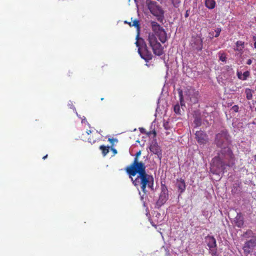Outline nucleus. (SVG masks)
<instances>
[{
  "instance_id": "9d476101",
  "label": "nucleus",
  "mask_w": 256,
  "mask_h": 256,
  "mask_svg": "<svg viewBox=\"0 0 256 256\" xmlns=\"http://www.w3.org/2000/svg\"><path fill=\"white\" fill-rule=\"evenodd\" d=\"M192 46L194 50L201 51L203 48L202 40L199 36L195 38L192 40Z\"/></svg>"
},
{
  "instance_id": "c03bdc74",
  "label": "nucleus",
  "mask_w": 256,
  "mask_h": 256,
  "mask_svg": "<svg viewBox=\"0 0 256 256\" xmlns=\"http://www.w3.org/2000/svg\"><path fill=\"white\" fill-rule=\"evenodd\" d=\"M91 132H91V130H88V131L86 132V133H87L88 134H90Z\"/></svg>"
},
{
  "instance_id": "a211bd4d",
  "label": "nucleus",
  "mask_w": 256,
  "mask_h": 256,
  "mask_svg": "<svg viewBox=\"0 0 256 256\" xmlns=\"http://www.w3.org/2000/svg\"><path fill=\"white\" fill-rule=\"evenodd\" d=\"M242 237L245 239H252L256 238V234L250 230H248L242 234Z\"/></svg>"
},
{
  "instance_id": "8fccbe9b",
  "label": "nucleus",
  "mask_w": 256,
  "mask_h": 256,
  "mask_svg": "<svg viewBox=\"0 0 256 256\" xmlns=\"http://www.w3.org/2000/svg\"><path fill=\"white\" fill-rule=\"evenodd\" d=\"M139 194L140 195L141 194V192L140 191H139Z\"/></svg>"
},
{
  "instance_id": "c85d7f7f",
  "label": "nucleus",
  "mask_w": 256,
  "mask_h": 256,
  "mask_svg": "<svg viewBox=\"0 0 256 256\" xmlns=\"http://www.w3.org/2000/svg\"><path fill=\"white\" fill-rule=\"evenodd\" d=\"M244 44V42H242V41H240V40H238V41L236 42V46H237V48L235 49L236 50H238V51H240L242 50V48H239L238 47L240 46H243Z\"/></svg>"
},
{
  "instance_id": "4c0bfd02",
  "label": "nucleus",
  "mask_w": 256,
  "mask_h": 256,
  "mask_svg": "<svg viewBox=\"0 0 256 256\" xmlns=\"http://www.w3.org/2000/svg\"><path fill=\"white\" fill-rule=\"evenodd\" d=\"M253 40H254V48H256V36H253Z\"/></svg>"
},
{
  "instance_id": "aec40b11",
  "label": "nucleus",
  "mask_w": 256,
  "mask_h": 256,
  "mask_svg": "<svg viewBox=\"0 0 256 256\" xmlns=\"http://www.w3.org/2000/svg\"><path fill=\"white\" fill-rule=\"evenodd\" d=\"M181 105L180 104H176L174 106V111L176 113V114L178 115H181L182 110L180 108Z\"/></svg>"
},
{
  "instance_id": "20e7f679",
  "label": "nucleus",
  "mask_w": 256,
  "mask_h": 256,
  "mask_svg": "<svg viewBox=\"0 0 256 256\" xmlns=\"http://www.w3.org/2000/svg\"><path fill=\"white\" fill-rule=\"evenodd\" d=\"M146 5L150 13L154 16L158 21L163 24L164 20V11L158 3L152 0H146Z\"/></svg>"
},
{
  "instance_id": "7c9ffc66",
  "label": "nucleus",
  "mask_w": 256,
  "mask_h": 256,
  "mask_svg": "<svg viewBox=\"0 0 256 256\" xmlns=\"http://www.w3.org/2000/svg\"><path fill=\"white\" fill-rule=\"evenodd\" d=\"M221 29L220 28H216L215 30L216 34L214 35V37L217 38L218 37L220 33Z\"/></svg>"
},
{
  "instance_id": "6e6552de",
  "label": "nucleus",
  "mask_w": 256,
  "mask_h": 256,
  "mask_svg": "<svg viewBox=\"0 0 256 256\" xmlns=\"http://www.w3.org/2000/svg\"><path fill=\"white\" fill-rule=\"evenodd\" d=\"M196 138L198 142L200 144H205L208 140V135L202 130L196 131Z\"/></svg>"
},
{
  "instance_id": "58836bf2",
  "label": "nucleus",
  "mask_w": 256,
  "mask_h": 256,
  "mask_svg": "<svg viewBox=\"0 0 256 256\" xmlns=\"http://www.w3.org/2000/svg\"><path fill=\"white\" fill-rule=\"evenodd\" d=\"M188 16H189L188 10H186V12L184 16H185L186 18H188Z\"/></svg>"
},
{
  "instance_id": "f704fd0d",
  "label": "nucleus",
  "mask_w": 256,
  "mask_h": 256,
  "mask_svg": "<svg viewBox=\"0 0 256 256\" xmlns=\"http://www.w3.org/2000/svg\"><path fill=\"white\" fill-rule=\"evenodd\" d=\"M139 129L141 133L144 134L146 132V130L144 128H140Z\"/></svg>"
},
{
  "instance_id": "39448f33",
  "label": "nucleus",
  "mask_w": 256,
  "mask_h": 256,
  "mask_svg": "<svg viewBox=\"0 0 256 256\" xmlns=\"http://www.w3.org/2000/svg\"><path fill=\"white\" fill-rule=\"evenodd\" d=\"M156 34H149L148 41L154 53L158 56H162L164 54L163 48L160 44L158 42Z\"/></svg>"
},
{
  "instance_id": "4be33fe9",
  "label": "nucleus",
  "mask_w": 256,
  "mask_h": 256,
  "mask_svg": "<svg viewBox=\"0 0 256 256\" xmlns=\"http://www.w3.org/2000/svg\"><path fill=\"white\" fill-rule=\"evenodd\" d=\"M209 253L212 256H218L217 251V246H213L212 248H209Z\"/></svg>"
},
{
  "instance_id": "9b49d317",
  "label": "nucleus",
  "mask_w": 256,
  "mask_h": 256,
  "mask_svg": "<svg viewBox=\"0 0 256 256\" xmlns=\"http://www.w3.org/2000/svg\"><path fill=\"white\" fill-rule=\"evenodd\" d=\"M138 52L140 57L146 62H148L150 60L152 59V55L151 52L148 50L146 44H144V48L143 52H141L140 48H138Z\"/></svg>"
},
{
  "instance_id": "cd10ccee",
  "label": "nucleus",
  "mask_w": 256,
  "mask_h": 256,
  "mask_svg": "<svg viewBox=\"0 0 256 256\" xmlns=\"http://www.w3.org/2000/svg\"><path fill=\"white\" fill-rule=\"evenodd\" d=\"M174 8H178L179 7L180 4V0H170Z\"/></svg>"
},
{
  "instance_id": "a878e982",
  "label": "nucleus",
  "mask_w": 256,
  "mask_h": 256,
  "mask_svg": "<svg viewBox=\"0 0 256 256\" xmlns=\"http://www.w3.org/2000/svg\"><path fill=\"white\" fill-rule=\"evenodd\" d=\"M250 72L248 70H246V71L244 72L242 74V80H246L248 79V78L250 77Z\"/></svg>"
},
{
  "instance_id": "bb28decb",
  "label": "nucleus",
  "mask_w": 256,
  "mask_h": 256,
  "mask_svg": "<svg viewBox=\"0 0 256 256\" xmlns=\"http://www.w3.org/2000/svg\"><path fill=\"white\" fill-rule=\"evenodd\" d=\"M130 25L131 26V24H130ZM132 26H135L137 30L139 31L140 29V22L138 20H135L133 21Z\"/></svg>"
},
{
  "instance_id": "7ed1b4c3",
  "label": "nucleus",
  "mask_w": 256,
  "mask_h": 256,
  "mask_svg": "<svg viewBox=\"0 0 256 256\" xmlns=\"http://www.w3.org/2000/svg\"><path fill=\"white\" fill-rule=\"evenodd\" d=\"M178 92L182 109L183 106L186 107L184 100L188 104L192 105L198 103L200 98L199 92L193 87L188 86L184 90L179 88Z\"/></svg>"
},
{
  "instance_id": "2eb2a0df",
  "label": "nucleus",
  "mask_w": 256,
  "mask_h": 256,
  "mask_svg": "<svg viewBox=\"0 0 256 256\" xmlns=\"http://www.w3.org/2000/svg\"><path fill=\"white\" fill-rule=\"evenodd\" d=\"M176 186L178 188L180 193H183L186 190V184L184 180L182 178L178 179L176 180Z\"/></svg>"
},
{
  "instance_id": "e433bc0d",
  "label": "nucleus",
  "mask_w": 256,
  "mask_h": 256,
  "mask_svg": "<svg viewBox=\"0 0 256 256\" xmlns=\"http://www.w3.org/2000/svg\"><path fill=\"white\" fill-rule=\"evenodd\" d=\"M252 60H251V59H248V60H247L246 62V64H248V65H250V64H252Z\"/></svg>"
},
{
  "instance_id": "4468645a",
  "label": "nucleus",
  "mask_w": 256,
  "mask_h": 256,
  "mask_svg": "<svg viewBox=\"0 0 256 256\" xmlns=\"http://www.w3.org/2000/svg\"><path fill=\"white\" fill-rule=\"evenodd\" d=\"M205 242L209 248H212V247L217 246L216 240L213 236L208 235L206 236Z\"/></svg>"
},
{
  "instance_id": "49530a36",
  "label": "nucleus",
  "mask_w": 256,
  "mask_h": 256,
  "mask_svg": "<svg viewBox=\"0 0 256 256\" xmlns=\"http://www.w3.org/2000/svg\"><path fill=\"white\" fill-rule=\"evenodd\" d=\"M139 38V32H138L137 36H136V39H138Z\"/></svg>"
},
{
  "instance_id": "79ce46f5",
  "label": "nucleus",
  "mask_w": 256,
  "mask_h": 256,
  "mask_svg": "<svg viewBox=\"0 0 256 256\" xmlns=\"http://www.w3.org/2000/svg\"><path fill=\"white\" fill-rule=\"evenodd\" d=\"M86 122V120L85 117H84V118H82V123H84V122Z\"/></svg>"
},
{
  "instance_id": "393cba45",
  "label": "nucleus",
  "mask_w": 256,
  "mask_h": 256,
  "mask_svg": "<svg viewBox=\"0 0 256 256\" xmlns=\"http://www.w3.org/2000/svg\"><path fill=\"white\" fill-rule=\"evenodd\" d=\"M219 59L220 60L223 62H226V56L224 52H218Z\"/></svg>"
},
{
  "instance_id": "a18cd8bd",
  "label": "nucleus",
  "mask_w": 256,
  "mask_h": 256,
  "mask_svg": "<svg viewBox=\"0 0 256 256\" xmlns=\"http://www.w3.org/2000/svg\"><path fill=\"white\" fill-rule=\"evenodd\" d=\"M48 157V154H46L45 156H44L42 158L44 160H45Z\"/></svg>"
},
{
  "instance_id": "0eeeda50",
  "label": "nucleus",
  "mask_w": 256,
  "mask_h": 256,
  "mask_svg": "<svg viewBox=\"0 0 256 256\" xmlns=\"http://www.w3.org/2000/svg\"><path fill=\"white\" fill-rule=\"evenodd\" d=\"M256 246V238L246 240L243 246L242 249L246 255L252 252Z\"/></svg>"
},
{
  "instance_id": "1a4fd4ad",
  "label": "nucleus",
  "mask_w": 256,
  "mask_h": 256,
  "mask_svg": "<svg viewBox=\"0 0 256 256\" xmlns=\"http://www.w3.org/2000/svg\"><path fill=\"white\" fill-rule=\"evenodd\" d=\"M150 150L152 152L156 154L159 159L162 158V150L160 147L158 145L156 140H152L150 146Z\"/></svg>"
},
{
  "instance_id": "603ef678",
  "label": "nucleus",
  "mask_w": 256,
  "mask_h": 256,
  "mask_svg": "<svg viewBox=\"0 0 256 256\" xmlns=\"http://www.w3.org/2000/svg\"><path fill=\"white\" fill-rule=\"evenodd\" d=\"M104 100V98H102L101 100Z\"/></svg>"
},
{
  "instance_id": "b1692460",
  "label": "nucleus",
  "mask_w": 256,
  "mask_h": 256,
  "mask_svg": "<svg viewBox=\"0 0 256 256\" xmlns=\"http://www.w3.org/2000/svg\"><path fill=\"white\" fill-rule=\"evenodd\" d=\"M109 146H101L100 147V148L102 150V154L104 156H106L109 152Z\"/></svg>"
},
{
  "instance_id": "09e8293b",
  "label": "nucleus",
  "mask_w": 256,
  "mask_h": 256,
  "mask_svg": "<svg viewBox=\"0 0 256 256\" xmlns=\"http://www.w3.org/2000/svg\"><path fill=\"white\" fill-rule=\"evenodd\" d=\"M153 133L154 134V136H156V132L154 130L153 132Z\"/></svg>"
},
{
  "instance_id": "c756f323",
  "label": "nucleus",
  "mask_w": 256,
  "mask_h": 256,
  "mask_svg": "<svg viewBox=\"0 0 256 256\" xmlns=\"http://www.w3.org/2000/svg\"><path fill=\"white\" fill-rule=\"evenodd\" d=\"M239 107L237 105L234 106L231 108V110H232L233 112H237L238 111Z\"/></svg>"
},
{
  "instance_id": "423d86ee",
  "label": "nucleus",
  "mask_w": 256,
  "mask_h": 256,
  "mask_svg": "<svg viewBox=\"0 0 256 256\" xmlns=\"http://www.w3.org/2000/svg\"><path fill=\"white\" fill-rule=\"evenodd\" d=\"M168 198V193L167 187L164 184H161V192L159 198L156 204V208H160L163 206Z\"/></svg>"
},
{
  "instance_id": "ea45409f",
  "label": "nucleus",
  "mask_w": 256,
  "mask_h": 256,
  "mask_svg": "<svg viewBox=\"0 0 256 256\" xmlns=\"http://www.w3.org/2000/svg\"><path fill=\"white\" fill-rule=\"evenodd\" d=\"M135 44H136V46L137 47H138V48H140V44H139V42H138V40L136 42Z\"/></svg>"
},
{
  "instance_id": "37998d69",
  "label": "nucleus",
  "mask_w": 256,
  "mask_h": 256,
  "mask_svg": "<svg viewBox=\"0 0 256 256\" xmlns=\"http://www.w3.org/2000/svg\"><path fill=\"white\" fill-rule=\"evenodd\" d=\"M144 194H144L142 196H140V200H144Z\"/></svg>"
},
{
  "instance_id": "473e14b6",
  "label": "nucleus",
  "mask_w": 256,
  "mask_h": 256,
  "mask_svg": "<svg viewBox=\"0 0 256 256\" xmlns=\"http://www.w3.org/2000/svg\"><path fill=\"white\" fill-rule=\"evenodd\" d=\"M163 126L166 130H168L169 128L168 122H164L163 124Z\"/></svg>"
},
{
  "instance_id": "2f4dec72",
  "label": "nucleus",
  "mask_w": 256,
  "mask_h": 256,
  "mask_svg": "<svg viewBox=\"0 0 256 256\" xmlns=\"http://www.w3.org/2000/svg\"><path fill=\"white\" fill-rule=\"evenodd\" d=\"M242 72L239 71L238 70H237L236 76L238 79L242 80Z\"/></svg>"
},
{
  "instance_id": "72a5a7b5",
  "label": "nucleus",
  "mask_w": 256,
  "mask_h": 256,
  "mask_svg": "<svg viewBox=\"0 0 256 256\" xmlns=\"http://www.w3.org/2000/svg\"><path fill=\"white\" fill-rule=\"evenodd\" d=\"M68 105L70 107V108H72L74 110L76 115L78 116V115L76 111V109L75 107L72 104H70V103H68Z\"/></svg>"
},
{
  "instance_id": "de8ad7c7",
  "label": "nucleus",
  "mask_w": 256,
  "mask_h": 256,
  "mask_svg": "<svg viewBox=\"0 0 256 256\" xmlns=\"http://www.w3.org/2000/svg\"><path fill=\"white\" fill-rule=\"evenodd\" d=\"M252 124H256V122H254V121H253V122H252Z\"/></svg>"
},
{
  "instance_id": "f257e3e1",
  "label": "nucleus",
  "mask_w": 256,
  "mask_h": 256,
  "mask_svg": "<svg viewBox=\"0 0 256 256\" xmlns=\"http://www.w3.org/2000/svg\"><path fill=\"white\" fill-rule=\"evenodd\" d=\"M214 144L220 150L212 159L210 171L216 174H223L226 172V167H233L236 158L230 147L232 144L231 136L226 130H222L215 136Z\"/></svg>"
},
{
  "instance_id": "412c9836",
  "label": "nucleus",
  "mask_w": 256,
  "mask_h": 256,
  "mask_svg": "<svg viewBox=\"0 0 256 256\" xmlns=\"http://www.w3.org/2000/svg\"><path fill=\"white\" fill-rule=\"evenodd\" d=\"M254 92V90L250 88H247L246 89L245 93L246 94V98L248 100H250L252 99Z\"/></svg>"
},
{
  "instance_id": "6ab92c4d",
  "label": "nucleus",
  "mask_w": 256,
  "mask_h": 256,
  "mask_svg": "<svg viewBox=\"0 0 256 256\" xmlns=\"http://www.w3.org/2000/svg\"><path fill=\"white\" fill-rule=\"evenodd\" d=\"M216 2L214 0H205V6L208 9L212 10L216 6Z\"/></svg>"
},
{
  "instance_id": "ddd939ff",
  "label": "nucleus",
  "mask_w": 256,
  "mask_h": 256,
  "mask_svg": "<svg viewBox=\"0 0 256 256\" xmlns=\"http://www.w3.org/2000/svg\"><path fill=\"white\" fill-rule=\"evenodd\" d=\"M234 222L236 226L238 228H242L244 224V217L243 214L239 212L237 213L236 216L234 218Z\"/></svg>"
},
{
  "instance_id": "f03ea898",
  "label": "nucleus",
  "mask_w": 256,
  "mask_h": 256,
  "mask_svg": "<svg viewBox=\"0 0 256 256\" xmlns=\"http://www.w3.org/2000/svg\"><path fill=\"white\" fill-rule=\"evenodd\" d=\"M132 184L138 190L140 188L144 194L148 192L146 188L154 190V178L146 172V166H135L132 169H125Z\"/></svg>"
},
{
  "instance_id": "3c124183",
  "label": "nucleus",
  "mask_w": 256,
  "mask_h": 256,
  "mask_svg": "<svg viewBox=\"0 0 256 256\" xmlns=\"http://www.w3.org/2000/svg\"><path fill=\"white\" fill-rule=\"evenodd\" d=\"M254 110L256 112V107L254 108Z\"/></svg>"
},
{
  "instance_id": "f3484780",
  "label": "nucleus",
  "mask_w": 256,
  "mask_h": 256,
  "mask_svg": "<svg viewBox=\"0 0 256 256\" xmlns=\"http://www.w3.org/2000/svg\"><path fill=\"white\" fill-rule=\"evenodd\" d=\"M150 24L152 30L154 31L155 34L164 29L157 22L155 21H150Z\"/></svg>"
},
{
  "instance_id": "c9c22d12",
  "label": "nucleus",
  "mask_w": 256,
  "mask_h": 256,
  "mask_svg": "<svg viewBox=\"0 0 256 256\" xmlns=\"http://www.w3.org/2000/svg\"><path fill=\"white\" fill-rule=\"evenodd\" d=\"M108 141L110 142H118V140L116 138H108Z\"/></svg>"
},
{
  "instance_id": "dca6fc26",
  "label": "nucleus",
  "mask_w": 256,
  "mask_h": 256,
  "mask_svg": "<svg viewBox=\"0 0 256 256\" xmlns=\"http://www.w3.org/2000/svg\"><path fill=\"white\" fill-rule=\"evenodd\" d=\"M162 43H164L167 40V34L164 29H162L156 34Z\"/></svg>"
},
{
  "instance_id": "a19ab883",
  "label": "nucleus",
  "mask_w": 256,
  "mask_h": 256,
  "mask_svg": "<svg viewBox=\"0 0 256 256\" xmlns=\"http://www.w3.org/2000/svg\"><path fill=\"white\" fill-rule=\"evenodd\" d=\"M112 150L113 152L114 153V154H116L117 153V150L115 148H112Z\"/></svg>"
},
{
  "instance_id": "f8f14e48",
  "label": "nucleus",
  "mask_w": 256,
  "mask_h": 256,
  "mask_svg": "<svg viewBox=\"0 0 256 256\" xmlns=\"http://www.w3.org/2000/svg\"><path fill=\"white\" fill-rule=\"evenodd\" d=\"M141 154V151L139 150L138 152H136V154H134V160L133 162L129 166H127L125 169H132V168L134 167L135 166L142 165V167L146 166L145 164L144 163L142 162H140L138 160V156H140Z\"/></svg>"
},
{
  "instance_id": "5701e85b",
  "label": "nucleus",
  "mask_w": 256,
  "mask_h": 256,
  "mask_svg": "<svg viewBox=\"0 0 256 256\" xmlns=\"http://www.w3.org/2000/svg\"><path fill=\"white\" fill-rule=\"evenodd\" d=\"M194 124L196 126H200L202 124V119L199 116H196L194 118Z\"/></svg>"
}]
</instances>
